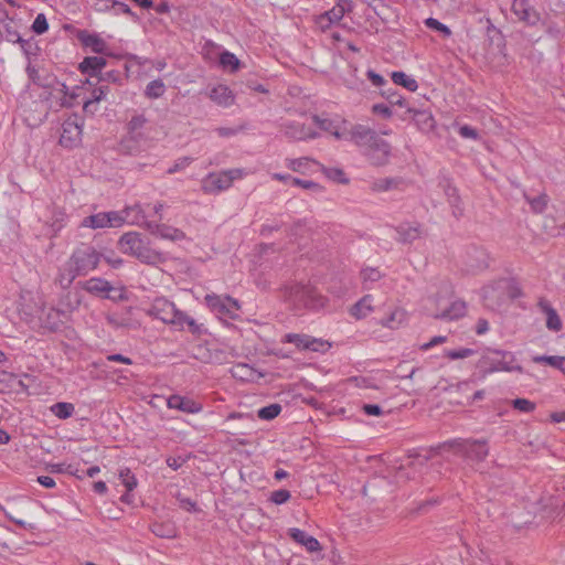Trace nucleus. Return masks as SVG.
I'll return each mask as SVG.
<instances>
[{"label": "nucleus", "instance_id": "33", "mask_svg": "<svg viewBox=\"0 0 565 565\" xmlns=\"http://www.w3.org/2000/svg\"><path fill=\"white\" fill-rule=\"evenodd\" d=\"M109 225V216L106 212L97 213L85 217L82 226L90 228H104Z\"/></svg>", "mask_w": 565, "mask_h": 565}, {"label": "nucleus", "instance_id": "31", "mask_svg": "<svg viewBox=\"0 0 565 565\" xmlns=\"http://www.w3.org/2000/svg\"><path fill=\"white\" fill-rule=\"evenodd\" d=\"M230 372L234 379L243 382L253 381L255 377V370L246 363L233 365Z\"/></svg>", "mask_w": 565, "mask_h": 565}, {"label": "nucleus", "instance_id": "7", "mask_svg": "<svg viewBox=\"0 0 565 565\" xmlns=\"http://www.w3.org/2000/svg\"><path fill=\"white\" fill-rule=\"evenodd\" d=\"M205 305L215 313L227 317L230 319H237L241 309L239 302L230 296H218L209 294L204 297Z\"/></svg>", "mask_w": 565, "mask_h": 565}, {"label": "nucleus", "instance_id": "50", "mask_svg": "<svg viewBox=\"0 0 565 565\" xmlns=\"http://www.w3.org/2000/svg\"><path fill=\"white\" fill-rule=\"evenodd\" d=\"M154 535L159 537H173L174 527L171 524L154 523L151 527Z\"/></svg>", "mask_w": 565, "mask_h": 565}, {"label": "nucleus", "instance_id": "9", "mask_svg": "<svg viewBox=\"0 0 565 565\" xmlns=\"http://www.w3.org/2000/svg\"><path fill=\"white\" fill-rule=\"evenodd\" d=\"M490 257L487 250L479 246H469L463 257L465 269L468 273L477 274L489 267Z\"/></svg>", "mask_w": 565, "mask_h": 565}, {"label": "nucleus", "instance_id": "4", "mask_svg": "<svg viewBox=\"0 0 565 565\" xmlns=\"http://www.w3.org/2000/svg\"><path fill=\"white\" fill-rule=\"evenodd\" d=\"M441 447L452 448L456 455L471 463L483 462L489 455L486 439H455L443 444Z\"/></svg>", "mask_w": 565, "mask_h": 565}, {"label": "nucleus", "instance_id": "2", "mask_svg": "<svg viewBox=\"0 0 565 565\" xmlns=\"http://www.w3.org/2000/svg\"><path fill=\"white\" fill-rule=\"evenodd\" d=\"M514 362L515 356L510 351L487 349L478 362V367H480L484 374L500 371H516L522 373L523 367L521 365H514Z\"/></svg>", "mask_w": 565, "mask_h": 565}, {"label": "nucleus", "instance_id": "14", "mask_svg": "<svg viewBox=\"0 0 565 565\" xmlns=\"http://www.w3.org/2000/svg\"><path fill=\"white\" fill-rule=\"evenodd\" d=\"M364 153L367 156L372 164L383 166L388 160L391 146L387 141L379 137V139L373 145L364 150Z\"/></svg>", "mask_w": 565, "mask_h": 565}, {"label": "nucleus", "instance_id": "55", "mask_svg": "<svg viewBox=\"0 0 565 565\" xmlns=\"http://www.w3.org/2000/svg\"><path fill=\"white\" fill-rule=\"evenodd\" d=\"M475 353L472 349L461 348L457 350L445 351V356L450 360L466 359Z\"/></svg>", "mask_w": 565, "mask_h": 565}, {"label": "nucleus", "instance_id": "53", "mask_svg": "<svg viewBox=\"0 0 565 565\" xmlns=\"http://www.w3.org/2000/svg\"><path fill=\"white\" fill-rule=\"evenodd\" d=\"M329 348H330V344L327 341L308 335L307 350L312 351V352H324Z\"/></svg>", "mask_w": 565, "mask_h": 565}, {"label": "nucleus", "instance_id": "13", "mask_svg": "<svg viewBox=\"0 0 565 565\" xmlns=\"http://www.w3.org/2000/svg\"><path fill=\"white\" fill-rule=\"evenodd\" d=\"M377 132L364 125H354L348 132L349 140L353 141L356 146L366 150L371 145H373L379 139Z\"/></svg>", "mask_w": 565, "mask_h": 565}, {"label": "nucleus", "instance_id": "59", "mask_svg": "<svg viewBox=\"0 0 565 565\" xmlns=\"http://www.w3.org/2000/svg\"><path fill=\"white\" fill-rule=\"evenodd\" d=\"M4 29V40L11 43H18L21 40V35L19 32L10 24L7 23L3 25Z\"/></svg>", "mask_w": 565, "mask_h": 565}, {"label": "nucleus", "instance_id": "29", "mask_svg": "<svg viewBox=\"0 0 565 565\" xmlns=\"http://www.w3.org/2000/svg\"><path fill=\"white\" fill-rule=\"evenodd\" d=\"M398 241L402 243H413L420 237L419 226L411 224H402L396 228Z\"/></svg>", "mask_w": 565, "mask_h": 565}, {"label": "nucleus", "instance_id": "37", "mask_svg": "<svg viewBox=\"0 0 565 565\" xmlns=\"http://www.w3.org/2000/svg\"><path fill=\"white\" fill-rule=\"evenodd\" d=\"M406 320V311L397 308L382 321V326L390 329H397Z\"/></svg>", "mask_w": 565, "mask_h": 565}, {"label": "nucleus", "instance_id": "6", "mask_svg": "<svg viewBox=\"0 0 565 565\" xmlns=\"http://www.w3.org/2000/svg\"><path fill=\"white\" fill-rule=\"evenodd\" d=\"M102 259V254L98 253L93 246L83 245L76 248L70 259L67 260L75 274L86 276L89 271L94 270Z\"/></svg>", "mask_w": 565, "mask_h": 565}, {"label": "nucleus", "instance_id": "18", "mask_svg": "<svg viewBox=\"0 0 565 565\" xmlns=\"http://www.w3.org/2000/svg\"><path fill=\"white\" fill-rule=\"evenodd\" d=\"M537 307L546 315V327L548 330L558 332L562 330V320L556 310L551 306L550 301L545 298H540Z\"/></svg>", "mask_w": 565, "mask_h": 565}, {"label": "nucleus", "instance_id": "46", "mask_svg": "<svg viewBox=\"0 0 565 565\" xmlns=\"http://www.w3.org/2000/svg\"><path fill=\"white\" fill-rule=\"evenodd\" d=\"M425 25L433 31L439 32L440 34H443L444 38H448L451 35L450 29L446 24L438 21L437 19L427 18L425 20Z\"/></svg>", "mask_w": 565, "mask_h": 565}, {"label": "nucleus", "instance_id": "30", "mask_svg": "<svg viewBox=\"0 0 565 565\" xmlns=\"http://www.w3.org/2000/svg\"><path fill=\"white\" fill-rule=\"evenodd\" d=\"M77 276L79 275L75 274V269L73 268V266L68 262H66L65 265L62 268H60L56 281L63 289H67L70 288V286Z\"/></svg>", "mask_w": 565, "mask_h": 565}, {"label": "nucleus", "instance_id": "28", "mask_svg": "<svg viewBox=\"0 0 565 565\" xmlns=\"http://www.w3.org/2000/svg\"><path fill=\"white\" fill-rule=\"evenodd\" d=\"M407 111L413 114V118L420 130L429 131L435 127V119L430 113L414 108H408Z\"/></svg>", "mask_w": 565, "mask_h": 565}, {"label": "nucleus", "instance_id": "16", "mask_svg": "<svg viewBox=\"0 0 565 565\" xmlns=\"http://www.w3.org/2000/svg\"><path fill=\"white\" fill-rule=\"evenodd\" d=\"M76 38L84 46L90 47L94 53L104 54L107 50L105 40L87 30H79Z\"/></svg>", "mask_w": 565, "mask_h": 565}, {"label": "nucleus", "instance_id": "36", "mask_svg": "<svg viewBox=\"0 0 565 565\" xmlns=\"http://www.w3.org/2000/svg\"><path fill=\"white\" fill-rule=\"evenodd\" d=\"M220 64L224 70H228L231 73L237 72L241 67V61L235 54L224 51L220 54Z\"/></svg>", "mask_w": 565, "mask_h": 565}, {"label": "nucleus", "instance_id": "32", "mask_svg": "<svg viewBox=\"0 0 565 565\" xmlns=\"http://www.w3.org/2000/svg\"><path fill=\"white\" fill-rule=\"evenodd\" d=\"M391 77L395 85L403 86L409 92H415L418 88L416 79L402 71L393 72Z\"/></svg>", "mask_w": 565, "mask_h": 565}, {"label": "nucleus", "instance_id": "57", "mask_svg": "<svg viewBox=\"0 0 565 565\" xmlns=\"http://www.w3.org/2000/svg\"><path fill=\"white\" fill-rule=\"evenodd\" d=\"M291 184L311 191H320L322 189L320 184H318L317 182H313L311 180H302L299 178L291 179Z\"/></svg>", "mask_w": 565, "mask_h": 565}, {"label": "nucleus", "instance_id": "17", "mask_svg": "<svg viewBox=\"0 0 565 565\" xmlns=\"http://www.w3.org/2000/svg\"><path fill=\"white\" fill-rule=\"evenodd\" d=\"M107 62L102 56H86L78 65V70L90 77H98Z\"/></svg>", "mask_w": 565, "mask_h": 565}, {"label": "nucleus", "instance_id": "52", "mask_svg": "<svg viewBox=\"0 0 565 565\" xmlns=\"http://www.w3.org/2000/svg\"><path fill=\"white\" fill-rule=\"evenodd\" d=\"M381 95L383 97H385L388 100V103L392 105H398V106L404 105L405 99L397 92L393 90V88H391V87L382 88Z\"/></svg>", "mask_w": 565, "mask_h": 565}, {"label": "nucleus", "instance_id": "40", "mask_svg": "<svg viewBox=\"0 0 565 565\" xmlns=\"http://www.w3.org/2000/svg\"><path fill=\"white\" fill-rule=\"evenodd\" d=\"M524 198L530 204L532 212L534 213L544 212L548 203V196L545 193H542L535 198H531L525 194Z\"/></svg>", "mask_w": 565, "mask_h": 565}, {"label": "nucleus", "instance_id": "23", "mask_svg": "<svg viewBox=\"0 0 565 565\" xmlns=\"http://www.w3.org/2000/svg\"><path fill=\"white\" fill-rule=\"evenodd\" d=\"M443 188L447 196L448 203L452 207V214L456 217L461 216L463 214V207L457 188L454 186L448 180L445 181Z\"/></svg>", "mask_w": 565, "mask_h": 565}, {"label": "nucleus", "instance_id": "26", "mask_svg": "<svg viewBox=\"0 0 565 565\" xmlns=\"http://www.w3.org/2000/svg\"><path fill=\"white\" fill-rule=\"evenodd\" d=\"M173 326L178 327L180 330H183L184 326H186L188 330L195 335L203 333L202 324H199L193 318L181 310L178 311Z\"/></svg>", "mask_w": 565, "mask_h": 565}, {"label": "nucleus", "instance_id": "24", "mask_svg": "<svg viewBox=\"0 0 565 565\" xmlns=\"http://www.w3.org/2000/svg\"><path fill=\"white\" fill-rule=\"evenodd\" d=\"M372 302L373 296L365 295L350 308V315L358 320L366 318L374 310Z\"/></svg>", "mask_w": 565, "mask_h": 565}, {"label": "nucleus", "instance_id": "1", "mask_svg": "<svg viewBox=\"0 0 565 565\" xmlns=\"http://www.w3.org/2000/svg\"><path fill=\"white\" fill-rule=\"evenodd\" d=\"M118 246L124 254L131 255L148 265H157L166 260L164 255L152 249L149 243L137 232L125 233L119 238Z\"/></svg>", "mask_w": 565, "mask_h": 565}, {"label": "nucleus", "instance_id": "45", "mask_svg": "<svg viewBox=\"0 0 565 565\" xmlns=\"http://www.w3.org/2000/svg\"><path fill=\"white\" fill-rule=\"evenodd\" d=\"M323 173L326 177L334 182L347 184L349 179L345 177V173L340 168H323Z\"/></svg>", "mask_w": 565, "mask_h": 565}, {"label": "nucleus", "instance_id": "44", "mask_svg": "<svg viewBox=\"0 0 565 565\" xmlns=\"http://www.w3.org/2000/svg\"><path fill=\"white\" fill-rule=\"evenodd\" d=\"M281 412V405L280 404H270L268 406L262 407L258 409L257 415L260 419L264 420H271L276 418Z\"/></svg>", "mask_w": 565, "mask_h": 565}, {"label": "nucleus", "instance_id": "11", "mask_svg": "<svg viewBox=\"0 0 565 565\" xmlns=\"http://www.w3.org/2000/svg\"><path fill=\"white\" fill-rule=\"evenodd\" d=\"M511 11L518 21L534 26L541 21V14L529 0H513Z\"/></svg>", "mask_w": 565, "mask_h": 565}, {"label": "nucleus", "instance_id": "63", "mask_svg": "<svg viewBox=\"0 0 565 565\" xmlns=\"http://www.w3.org/2000/svg\"><path fill=\"white\" fill-rule=\"evenodd\" d=\"M192 162V158L190 157H182V158H179L174 164L172 167H170L168 169V173L169 174H173L182 169H184L185 167H188L190 163Z\"/></svg>", "mask_w": 565, "mask_h": 565}, {"label": "nucleus", "instance_id": "20", "mask_svg": "<svg viewBox=\"0 0 565 565\" xmlns=\"http://www.w3.org/2000/svg\"><path fill=\"white\" fill-rule=\"evenodd\" d=\"M67 313L64 310L56 308H50L42 317H40L42 324L50 331H57L64 323L63 318H66Z\"/></svg>", "mask_w": 565, "mask_h": 565}, {"label": "nucleus", "instance_id": "38", "mask_svg": "<svg viewBox=\"0 0 565 565\" xmlns=\"http://www.w3.org/2000/svg\"><path fill=\"white\" fill-rule=\"evenodd\" d=\"M312 120L315 121L316 125H318V127L321 130L332 134L337 139H341V138L345 137L343 134H340L337 130V128L331 119L320 118L318 115H313Z\"/></svg>", "mask_w": 565, "mask_h": 565}, {"label": "nucleus", "instance_id": "35", "mask_svg": "<svg viewBox=\"0 0 565 565\" xmlns=\"http://www.w3.org/2000/svg\"><path fill=\"white\" fill-rule=\"evenodd\" d=\"M532 361L534 363H546L555 369H558L565 375V356L534 355Z\"/></svg>", "mask_w": 565, "mask_h": 565}, {"label": "nucleus", "instance_id": "42", "mask_svg": "<svg viewBox=\"0 0 565 565\" xmlns=\"http://www.w3.org/2000/svg\"><path fill=\"white\" fill-rule=\"evenodd\" d=\"M383 277L382 273L377 268H364L361 270V278L363 280L364 288L370 289L367 284L379 281Z\"/></svg>", "mask_w": 565, "mask_h": 565}, {"label": "nucleus", "instance_id": "47", "mask_svg": "<svg viewBox=\"0 0 565 565\" xmlns=\"http://www.w3.org/2000/svg\"><path fill=\"white\" fill-rule=\"evenodd\" d=\"M487 36L491 43H497L498 46L504 42L501 31L493 25L490 19H487Z\"/></svg>", "mask_w": 565, "mask_h": 565}, {"label": "nucleus", "instance_id": "25", "mask_svg": "<svg viewBox=\"0 0 565 565\" xmlns=\"http://www.w3.org/2000/svg\"><path fill=\"white\" fill-rule=\"evenodd\" d=\"M209 96L214 103L223 107H228L234 104V95L225 85H217L213 87Z\"/></svg>", "mask_w": 565, "mask_h": 565}, {"label": "nucleus", "instance_id": "12", "mask_svg": "<svg viewBox=\"0 0 565 565\" xmlns=\"http://www.w3.org/2000/svg\"><path fill=\"white\" fill-rule=\"evenodd\" d=\"M179 309L166 298H156L148 309V315L164 323L173 324Z\"/></svg>", "mask_w": 565, "mask_h": 565}, {"label": "nucleus", "instance_id": "61", "mask_svg": "<svg viewBox=\"0 0 565 565\" xmlns=\"http://www.w3.org/2000/svg\"><path fill=\"white\" fill-rule=\"evenodd\" d=\"M98 81L107 83H121L122 76L119 71H108L104 74H100L98 76Z\"/></svg>", "mask_w": 565, "mask_h": 565}, {"label": "nucleus", "instance_id": "39", "mask_svg": "<svg viewBox=\"0 0 565 565\" xmlns=\"http://www.w3.org/2000/svg\"><path fill=\"white\" fill-rule=\"evenodd\" d=\"M51 411L56 417L67 419L74 414L75 407L72 403L58 402L51 407Z\"/></svg>", "mask_w": 565, "mask_h": 565}, {"label": "nucleus", "instance_id": "41", "mask_svg": "<svg viewBox=\"0 0 565 565\" xmlns=\"http://www.w3.org/2000/svg\"><path fill=\"white\" fill-rule=\"evenodd\" d=\"M106 3H110L111 9L114 10L115 14H126L132 18L135 21L138 20V15L130 9V7L121 1L118 0H105Z\"/></svg>", "mask_w": 565, "mask_h": 565}, {"label": "nucleus", "instance_id": "8", "mask_svg": "<svg viewBox=\"0 0 565 565\" xmlns=\"http://www.w3.org/2000/svg\"><path fill=\"white\" fill-rule=\"evenodd\" d=\"M82 127L83 122H79V118L76 115L68 117L62 124L60 145L70 149L77 147L82 141Z\"/></svg>", "mask_w": 565, "mask_h": 565}, {"label": "nucleus", "instance_id": "49", "mask_svg": "<svg viewBox=\"0 0 565 565\" xmlns=\"http://www.w3.org/2000/svg\"><path fill=\"white\" fill-rule=\"evenodd\" d=\"M119 478L128 492L132 491L137 487V479L128 468L120 470Z\"/></svg>", "mask_w": 565, "mask_h": 565}, {"label": "nucleus", "instance_id": "19", "mask_svg": "<svg viewBox=\"0 0 565 565\" xmlns=\"http://www.w3.org/2000/svg\"><path fill=\"white\" fill-rule=\"evenodd\" d=\"M168 407L179 409L188 414H194L201 411V405L191 398L180 395H171L167 401Z\"/></svg>", "mask_w": 565, "mask_h": 565}, {"label": "nucleus", "instance_id": "5", "mask_svg": "<svg viewBox=\"0 0 565 565\" xmlns=\"http://www.w3.org/2000/svg\"><path fill=\"white\" fill-rule=\"evenodd\" d=\"M245 172L242 169H230L221 172H211L202 180V190L207 194H215L227 190L233 182L242 179Z\"/></svg>", "mask_w": 565, "mask_h": 565}, {"label": "nucleus", "instance_id": "21", "mask_svg": "<svg viewBox=\"0 0 565 565\" xmlns=\"http://www.w3.org/2000/svg\"><path fill=\"white\" fill-rule=\"evenodd\" d=\"M288 535L300 545H303L309 552H317L321 548L319 541L300 529H289Z\"/></svg>", "mask_w": 565, "mask_h": 565}, {"label": "nucleus", "instance_id": "43", "mask_svg": "<svg viewBox=\"0 0 565 565\" xmlns=\"http://www.w3.org/2000/svg\"><path fill=\"white\" fill-rule=\"evenodd\" d=\"M166 87L161 79L151 81L145 90V94L149 98H159L164 94Z\"/></svg>", "mask_w": 565, "mask_h": 565}, {"label": "nucleus", "instance_id": "51", "mask_svg": "<svg viewBox=\"0 0 565 565\" xmlns=\"http://www.w3.org/2000/svg\"><path fill=\"white\" fill-rule=\"evenodd\" d=\"M31 30L36 34H43L49 30V22L44 13H39L35 17Z\"/></svg>", "mask_w": 565, "mask_h": 565}, {"label": "nucleus", "instance_id": "48", "mask_svg": "<svg viewBox=\"0 0 565 565\" xmlns=\"http://www.w3.org/2000/svg\"><path fill=\"white\" fill-rule=\"evenodd\" d=\"M284 342L292 343L300 350H307L308 335L307 334L288 333L285 335Z\"/></svg>", "mask_w": 565, "mask_h": 565}, {"label": "nucleus", "instance_id": "54", "mask_svg": "<svg viewBox=\"0 0 565 565\" xmlns=\"http://www.w3.org/2000/svg\"><path fill=\"white\" fill-rule=\"evenodd\" d=\"M25 54L28 58H30L31 55H36L39 51L38 44L33 41V38L29 40H24L21 38V40L18 42Z\"/></svg>", "mask_w": 565, "mask_h": 565}, {"label": "nucleus", "instance_id": "34", "mask_svg": "<svg viewBox=\"0 0 565 565\" xmlns=\"http://www.w3.org/2000/svg\"><path fill=\"white\" fill-rule=\"evenodd\" d=\"M404 183L402 178H383L377 179L372 184V190L376 192L390 191L398 189Z\"/></svg>", "mask_w": 565, "mask_h": 565}, {"label": "nucleus", "instance_id": "3", "mask_svg": "<svg viewBox=\"0 0 565 565\" xmlns=\"http://www.w3.org/2000/svg\"><path fill=\"white\" fill-rule=\"evenodd\" d=\"M284 296L296 309H319L324 306V299L310 285L292 284L286 286Z\"/></svg>", "mask_w": 565, "mask_h": 565}, {"label": "nucleus", "instance_id": "58", "mask_svg": "<svg viewBox=\"0 0 565 565\" xmlns=\"http://www.w3.org/2000/svg\"><path fill=\"white\" fill-rule=\"evenodd\" d=\"M291 494L286 489L273 491L270 494V501L275 504H284L290 499Z\"/></svg>", "mask_w": 565, "mask_h": 565}, {"label": "nucleus", "instance_id": "22", "mask_svg": "<svg viewBox=\"0 0 565 565\" xmlns=\"http://www.w3.org/2000/svg\"><path fill=\"white\" fill-rule=\"evenodd\" d=\"M466 312V303L461 300L452 301L449 306L440 311L433 313L436 319L455 320L462 317Z\"/></svg>", "mask_w": 565, "mask_h": 565}, {"label": "nucleus", "instance_id": "10", "mask_svg": "<svg viewBox=\"0 0 565 565\" xmlns=\"http://www.w3.org/2000/svg\"><path fill=\"white\" fill-rule=\"evenodd\" d=\"M137 224L139 226L145 227L147 231H149L152 235H157L160 238L169 239L172 242L175 241H182L185 238V233L177 227L167 225V224H159L154 222H150L146 218V215H141V220L137 221Z\"/></svg>", "mask_w": 565, "mask_h": 565}, {"label": "nucleus", "instance_id": "64", "mask_svg": "<svg viewBox=\"0 0 565 565\" xmlns=\"http://www.w3.org/2000/svg\"><path fill=\"white\" fill-rule=\"evenodd\" d=\"M344 14V9L342 7H337V8H333L332 10L330 11H327L324 14H322L321 17L323 18H328V20L330 22H335V21H339L342 19Z\"/></svg>", "mask_w": 565, "mask_h": 565}, {"label": "nucleus", "instance_id": "62", "mask_svg": "<svg viewBox=\"0 0 565 565\" xmlns=\"http://www.w3.org/2000/svg\"><path fill=\"white\" fill-rule=\"evenodd\" d=\"M146 121H147V119L145 118L143 115H136L129 120L128 130L130 132L138 131L139 129H141L145 126Z\"/></svg>", "mask_w": 565, "mask_h": 565}, {"label": "nucleus", "instance_id": "27", "mask_svg": "<svg viewBox=\"0 0 565 565\" xmlns=\"http://www.w3.org/2000/svg\"><path fill=\"white\" fill-rule=\"evenodd\" d=\"M83 289L93 295H102L110 292L113 286L104 278L94 277L83 282Z\"/></svg>", "mask_w": 565, "mask_h": 565}, {"label": "nucleus", "instance_id": "15", "mask_svg": "<svg viewBox=\"0 0 565 565\" xmlns=\"http://www.w3.org/2000/svg\"><path fill=\"white\" fill-rule=\"evenodd\" d=\"M284 134L295 140L316 139L319 135L313 129L298 121H289L281 125Z\"/></svg>", "mask_w": 565, "mask_h": 565}, {"label": "nucleus", "instance_id": "56", "mask_svg": "<svg viewBox=\"0 0 565 565\" xmlns=\"http://www.w3.org/2000/svg\"><path fill=\"white\" fill-rule=\"evenodd\" d=\"M513 408L523 412L530 413L535 409V403L526 399V398H515L512 401Z\"/></svg>", "mask_w": 565, "mask_h": 565}, {"label": "nucleus", "instance_id": "60", "mask_svg": "<svg viewBox=\"0 0 565 565\" xmlns=\"http://www.w3.org/2000/svg\"><path fill=\"white\" fill-rule=\"evenodd\" d=\"M366 77L376 87L384 88L387 85V81L373 70L366 72Z\"/></svg>", "mask_w": 565, "mask_h": 565}]
</instances>
